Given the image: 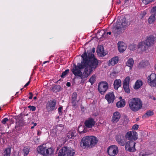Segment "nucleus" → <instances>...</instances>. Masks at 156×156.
<instances>
[{"label":"nucleus","mask_w":156,"mask_h":156,"mask_svg":"<svg viewBox=\"0 0 156 156\" xmlns=\"http://www.w3.org/2000/svg\"><path fill=\"white\" fill-rule=\"evenodd\" d=\"M81 57L83 59L82 63L83 64L85 68L88 69V73H89L90 75L97 67L98 61L92 52L88 53L87 55L86 51L82 55Z\"/></svg>","instance_id":"f257e3e1"},{"label":"nucleus","mask_w":156,"mask_h":156,"mask_svg":"<svg viewBox=\"0 0 156 156\" xmlns=\"http://www.w3.org/2000/svg\"><path fill=\"white\" fill-rule=\"evenodd\" d=\"M83 64L82 63H78L77 66L73 64V67L71 71L76 76L80 77L82 79V81L83 82L86 78L89 75V73H88V69L85 68Z\"/></svg>","instance_id":"f03ea898"},{"label":"nucleus","mask_w":156,"mask_h":156,"mask_svg":"<svg viewBox=\"0 0 156 156\" xmlns=\"http://www.w3.org/2000/svg\"><path fill=\"white\" fill-rule=\"evenodd\" d=\"M98 142L97 138L93 136H87L83 138L80 142V146L84 148L94 146Z\"/></svg>","instance_id":"7ed1b4c3"},{"label":"nucleus","mask_w":156,"mask_h":156,"mask_svg":"<svg viewBox=\"0 0 156 156\" xmlns=\"http://www.w3.org/2000/svg\"><path fill=\"white\" fill-rule=\"evenodd\" d=\"M129 103L130 108L134 112L139 111L142 107V101L139 98H134L131 99Z\"/></svg>","instance_id":"20e7f679"},{"label":"nucleus","mask_w":156,"mask_h":156,"mask_svg":"<svg viewBox=\"0 0 156 156\" xmlns=\"http://www.w3.org/2000/svg\"><path fill=\"white\" fill-rule=\"evenodd\" d=\"M74 150L70 147H64L60 150L58 156H73Z\"/></svg>","instance_id":"39448f33"},{"label":"nucleus","mask_w":156,"mask_h":156,"mask_svg":"<svg viewBox=\"0 0 156 156\" xmlns=\"http://www.w3.org/2000/svg\"><path fill=\"white\" fill-rule=\"evenodd\" d=\"M129 24V22H127L126 18L124 17L121 20H119V21L117 20L116 25L113 28V30H118L121 29H124Z\"/></svg>","instance_id":"423d86ee"},{"label":"nucleus","mask_w":156,"mask_h":156,"mask_svg":"<svg viewBox=\"0 0 156 156\" xmlns=\"http://www.w3.org/2000/svg\"><path fill=\"white\" fill-rule=\"evenodd\" d=\"M108 88V84L106 81L101 82L98 83V89L99 93L102 95L104 94Z\"/></svg>","instance_id":"0eeeda50"},{"label":"nucleus","mask_w":156,"mask_h":156,"mask_svg":"<svg viewBox=\"0 0 156 156\" xmlns=\"http://www.w3.org/2000/svg\"><path fill=\"white\" fill-rule=\"evenodd\" d=\"M136 143L133 140H130L127 141L125 144V149L126 151L130 152H133L135 151L136 149L135 145Z\"/></svg>","instance_id":"6e6552de"},{"label":"nucleus","mask_w":156,"mask_h":156,"mask_svg":"<svg viewBox=\"0 0 156 156\" xmlns=\"http://www.w3.org/2000/svg\"><path fill=\"white\" fill-rule=\"evenodd\" d=\"M148 85L151 87L156 86V74L152 73L147 78Z\"/></svg>","instance_id":"1a4fd4ad"},{"label":"nucleus","mask_w":156,"mask_h":156,"mask_svg":"<svg viewBox=\"0 0 156 156\" xmlns=\"http://www.w3.org/2000/svg\"><path fill=\"white\" fill-rule=\"evenodd\" d=\"M125 139L130 140H136L138 139L137 133L135 131H132L128 132L125 135Z\"/></svg>","instance_id":"9d476101"},{"label":"nucleus","mask_w":156,"mask_h":156,"mask_svg":"<svg viewBox=\"0 0 156 156\" xmlns=\"http://www.w3.org/2000/svg\"><path fill=\"white\" fill-rule=\"evenodd\" d=\"M118 149L117 146L112 145L108 148L107 152L110 156H115L116 155L118 152Z\"/></svg>","instance_id":"9b49d317"},{"label":"nucleus","mask_w":156,"mask_h":156,"mask_svg":"<svg viewBox=\"0 0 156 156\" xmlns=\"http://www.w3.org/2000/svg\"><path fill=\"white\" fill-rule=\"evenodd\" d=\"M138 53H142L144 51H146L148 48L145 44L144 41L139 42L137 45Z\"/></svg>","instance_id":"f8f14e48"},{"label":"nucleus","mask_w":156,"mask_h":156,"mask_svg":"<svg viewBox=\"0 0 156 156\" xmlns=\"http://www.w3.org/2000/svg\"><path fill=\"white\" fill-rule=\"evenodd\" d=\"M105 29L98 30L96 34L91 36L90 39H94V38H96L97 39H103V37L105 36Z\"/></svg>","instance_id":"ddd939ff"},{"label":"nucleus","mask_w":156,"mask_h":156,"mask_svg":"<svg viewBox=\"0 0 156 156\" xmlns=\"http://www.w3.org/2000/svg\"><path fill=\"white\" fill-rule=\"evenodd\" d=\"M77 96V93L74 92L73 94L72 97L71 102L72 104V106L75 108H77L79 105V101L76 99Z\"/></svg>","instance_id":"4468645a"},{"label":"nucleus","mask_w":156,"mask_h":156,"mask_svg":"<svg viewBox=\"0 0 156 156\" xmlns=\"http://www.w3.org/2000/svg\"><path fill=\"white\" fill-rule=\"evenodd\" d=\"M105 98L107 101L108 103H112L115 99L113 92H110L105 95Z\"/></svg>","instance_id":"2eb2a0df"},{"label":"nucleus","mask_w":156,"mask_h":156,"mask_svg":"<svg viewBox=\"0 0 156 156\" xmlns=\"http://www.w3.org/2000/svg\"><path fill=\"white\" fill-rule=\"evenodd\" d=\"M130 80L129 77H126L124 80L123 83V87L125 91L127 93H129L130 90L129 87V82Z\"/></svg>","instance_id":"dca6fc26"},{"label":"nucleus","mask_w":156,"mask_h":156,"mask_svg":"<svg viewBox=\"0 0 156 156\" xmlns=\"http://www.w3.org/2000/svg\"><path fill=\"white\" fill-rule=\"evenodd\" d=\"M95 121L92 118L87 119L85 122L84 124L87 128H89L94 126Z\"/></svg>","instance_id":"f3484780"},{"label":"nucleus","mask_w":156,"mask_h":156,"mask_svg":"<svg viewBox=\"0 0 156 156\" xmlns=\"http://www.w3.org/2000/svg\"><path fill=\"white\" fill-rule=\"evenodd\" d=\"M56 102L55 100L50 101L48 102L46 106V108L49 111H52L55 109Z\"/></svg>","instance_id":"a211bd4d"},{"label":"nucleus","mask_w":156,"mask_h":156,"mask_svg":"<svg viewBox=\"0 0 156 156\" xmlns=\"http://www.w3.org/2000/svg\"><path fill=\"white\" fill-rule=\"evenodd\" d=\"M46 149V145L45 144H43L38 146L37 148L38 152L43 155L45 154Z\"/></svg>","instance_id":"6ab92c4d"},{"label":"nucleus","mask_w":156,"mask_h":156,"mask_svg":"<svg viewBox=\"0 0 156 156\" xmlns=\"http://www.w3.org/2000/svg\"><path fill=\"white\" fill-rule=\"evenodd\" d=\"M116 140L118 143L121 146H123L125 145L126 143V139L124 138L123 136H122V138L121 136H117Z\"/></svg>","instance_id":"aec40b11"},{"label":"nucleus","mask_w":156,"mask_h":156,"mask_svg":"<svg viewBox=\"0 0 156 156\" xmlns=\"http://www.w3.org/2000/svg\"><path fill=\"white\" fill-rule=\"evenodd\" d=\"M121 117V115L120 113L118 112H115L113 114L112 117V121L114 123L117 122L119 120Z\"/></svg>","instance_id":"412c9836"},{"label":"nucleus","mask_w":156,"mask_h":156,"mask_svg":"<svg viewBox=\"0 0 156 156\" xmlns=\"http://www.w3.org/2000/svg\"><path fill=\"white\" fill-rule=\"evenodd\" d=\"M118 48L120 52H123L126 50V46L125 43L122 41H119L118 43Z\"/></svg>","instance_id":"4be33fe9"},{"label":"nucleus","mask_w":156,"mask_h":156,"mask_svg":"<svg viewBox=\"0 0 156 156\" xmlns=\"http://www.w3.org/2000/svg\"><path fill=\"white\" fill-rule=\"evenodd\" d=\"M119 59L117 56L109 60L108 63L109 66H113L118 62Z\"/></svg>","instance_id":"5701e85b"},{"label":"nucleus","mask_w":156,"mask_h":156,"mask_svg":"<svg viewBox=\"0 0 156 156\" xmlns=\"http://www.w3.org/2000/svg\"><path fill=\"white\" fill-rule=\"evenodd\" d=\"M97 52L98 55L101 57H103L106 55V53L104 52V48L102 46L98 47Z\"/></svg>","instance_id":"b1692460"},{"label":"nucleus","mask_w":156,"mask_h":156,"mask_svg":"<svg viewBox=\"0 0 156 156\" xmlns=\"http://www.w3.org/2000/svg\"><path fill=\"white\" fill-rule=\"evenodd\" d=\"M25 121L24 120L23 118L22 117H20V119L19 121L17 122L16 125L15 126V129H16V131L19 130L22 126L24 125V122Z\"/></svg>","instance_id":"393cba45"},{"label":"nucleus","mask_w":156,"mask_h":156,"mask_svg":"<svg viewBox=\"0 0 156 156\" xmlns=\"http://www.w3.org/2000/svg\"><path fill=\"white\" fill-rule=\"evenodd\" d=\"M76 131H70L67 133V137L69 139H73L76 136Z\"/></svg>","instance_id":"a878e982"},{"label":"nucleus","mask_w":156,"mask_h":156,"mask_svg":"<svg viewBox=\"0 0 156 156\" xmlns=\"http://www.w3.org/2000/svg\"><path fill=\"white\" fill-rule=\"evenodd\" d=\"M113 85L114 89L115 90H118L121 85V80L120 79L115 80L114 81Z\"/></svg>","instance_id":"bb28decb"},{"label":"nucleus","mask_w":156,"mask_h":156,"mask_svg":"<svg viewBox=\"0 0 156 156\" xmlns=\"http://www.w3.org/2000/svg\"><path fill=\"white\" fill-rule=\"evenodd\" d=\"M144 41L148 48L152 46L154 42V40H144Z\"/></svg>","instance_id":"cd10ccee"},{"label":"nucleus","mask_w":156,"mask_h":156,"mask_svg":"<svg viewBox=\"0 0 156 156\" xmlns=\"http://www.w3.org/2000/svg\"><path fill=\"white\" fill-rule=\"evenodd\" d=\"M143 84L142 81L140 80H138L136 82L134 88L135 89H138L141 87Z\"/></svg>","instance_id":"c85d7f7f"},{"label":"nucleus","mask_w":156,"mask_h":156,"mask_svg":"<svg viewBox=\"0 0 156 156\" xmlns=\"http://www.w3.org/2000/svg\"><path fill=\"white\" fill-rule=\"evenodd\" d=\"M61 89V87L58 85H56L50 88L51 90L53 92L56 93L59 91Z\"/></svg>","instance_id":"c756f323"},{"label":"nucleus","mask_w":156,"mask_h":156,"mask_svg":"<svg viewBox=\"0 0 156 156\" xmlns=\"http://www.w3.org/2000/svg\"><path fill=\"white\" fill-rule=\"evenodd\" d=\"M125 105V101L124 99H122L118 102L116 105L118 108H122Z\"/></svg>","instance_id":"7c9ffc66"},{"label":"nucleus","mask_w":156,"mask_h":156,"mask_svg":"<svg viewBox=\"0 0 156 156\" xmlns=\"http://www.w3.org/2000/svg\"><path fill=\"white\" fill-rule=\"evenodd\" d=\"M53 149L51 148H47L46 152H45V154H44V155L50 156L53 153Z\"/></svg>","instance_id":"2f4dec72"},{"label":"nucleus","mask_w":156,"mask_h":156,"mask_svg":"<svg viewBox=\"0 0 156 156\" xmlns=\"http://www.w3.org/2000/svg\"><path fill=\"white\" fill-rule=\"evenodd\" d=\"M134 63V61L132 58H129L126 63V66L130 67L129 69H131Z\"/></svg>","instance_id":"473e14b6"},{"label":"nucleus","mask_w":156,"mask_h":156,"mask_svg":"<svg viewBox=\"0 0 156 156\" xmlns=\"http://www.w3.org/2000/svg\"><path fill=\"white\" fill-rule=\"evenodd\" d=\"M155 16L151 15L149 17L148 20V23L150 24L153 23L155 20Z\"/></svg>","instance_id":"72a5a7b5"},{"label":"nucleus","mask_w":156,"mask_h":156,"mask_svg":"<svg viewBox=\"0 0 156 156\" xmlns=\"http://www.w3.org/2000/svg\"><path fill=\"white\" fill-rule=\"evenodd\" d=\"M11 149L10 148H6L3 153L4 156H10Z\"/></svg>","instance_id":"f704fd0d"},{"label":"nucleus","mask_w":156,"mask_h":156,"mask_svg":"<svg viewBox=\"0 0 156 156\" xmlns=\"http://www.w3.org/2000/svg\"><path fill=\"white\" fill-rule=\"evenodd\" d=\"M154 113L153 112L149 111H147L144 115L142 116L143 118H145L153 115Z\"/></svg>","instance_id":"c9c22d12"},{"label":"nucleus","mask_w":156,"mask_h":156,"mask_svg":"<svg viewBox=\"0 0 156 156\" xmlns=\"http://www.w3.org/2000/svg\"><path fill=\"white\" fill-rule=\"evenodd\" d=\"M148 65V63L147 61H142L139 63V67L140 68L145 67Z\"/></svg>","instance_id":"e433bc0d"},{"label":"nucleus","mask_w":156,"mask_h":156,"mask_svg":"<svg viewBox=\"0 0 156 156\" xmlns=\"http://www.w3.org/2000/svg\"><path fill=\"white\" fill-rule=\"evenodd\" d=\"M96 76L95 75H93L90 78L89 82L90 83L91 85H93V84L94 83L95 81Z\"/></svg>","instance_id":"4c0bfd02"},{"label":"nucleus","mask_w":156,"mask_h":156,"mask_svg":"<svg viewBox=\"0 0 156 156\" xmlns=\"http://www.w3.org/2000/svg\"><path fill=\"white\" fill-rule=\"evenodd\" d=\"M151 15L156 16V6L153 7L151 10Z\"/></svg>","instance_id":"58836bf2"},{"label":"nucleus","mask_w":156,"mask_h":156,"mask_svg":"<svg viewBox=\"0 0 156 156\" xmlns=\"http://www.w3.org/2000/svg\"><path fill=\"white\" fill-rule=\"evenodd\" d=\"M147 13V10H144L143 12H141L140 13V15L141 16V18L142 19L143 18Z\"/></svg>","instance_id":"ea45409f"},{"label":"nucleus","mask_w":156,"mask_h":156,"mask_svg":"<svg viewBox=\"0 0 156 156\" xmlns=\"http://www.w3.org/2000/svg\"><path fill=\"white\" fill-rule=\"evenodd\" d=\"M142 2L145 4V5H147L149 3L154 2L155 1V0H142Z\"/></svg>","instance_id":"a19ab883"},{"label":"nucleus","mask_w":156,"mask_h":156,"mask_svg":"<svg viewBox=\"0 0 156 156\" xmlns=\"http://www.w3.org/2000/svg\"><path fill=\"white\" fill-rule=\"evenodd\" d=\"M136 45L134 44H132L130 45L129 47V48L131 51H133L135 50Z\"/></svg>","instance_id":"79ce46f5"},{"label":"nucleus","mask_w":156,"mask_h":156,"mask_svg":"<svg viewBox=\"0 0 156 156\" xmlns=\"http://www.w3.org/2000/svg\"><path fill=\"white\" fill-rule=\"evenodd\" d=\"M23 152L25 154V155H27L29 153V149L28 148H26L25 147L23 149Z\"/></svg>","instance_id":"37998d69"},{"label":"nucleus","mask_w":156,"mask_h":156,"mask_svg":"<svg viewBox=\"0 0 156 156\" xmlns=\"http://www.w3.org/2000/svg\"><path fill=\"white\" fill-rule=\"evenodd\" d=\"M69 69H67L62 73V75L61 76V77L62 78L63 77L65 76H66L67 73L69 72Z\"/></svg>","instance_id":"c03bdc74"},{"label":"nucleus","mask_w":156,"mask_h":156,"mask_svg":"<svg viewBox=\"0 0 156 156\" xmlns=\"http://www.w3.org/2000/svg\"><path fill=\"white\" fill-rule=\"evenodd\" d=\"M28 108H30V110H32L33 111H34L36 110V107L33 106H31L29 105L28 106Z\"/></svg>","instance_id":"a18cd8bd"},{"label":"nucleus","mask_w":156,"mask_h":156,"mask_svg":"<svg viewBox=\"0 0 156 156\" xmlns=\"http://www.w3.org/2000/svg\"><path fill=\"white\" fill-rule=\"evenodd\" d=\"M8 121V118H6L2 120V123L3 124H5L6 122Z\"/></svg>","instance_id":"49530a36"},{"label":"nucleus","mask_w":156,"mask_h":156,"mask_svg":"<svg viewBox=\"0 0 156 156\" xmlns=\"http://www.w3.org/2000/svg\"><path fill=\"white\" fill-rule=\"evenodd\" d=\"M155 38L153 35H151L147 36L146 39H155Z\"/></svg>","instance_id":"de8ad7c7"},{"label":"nucleus","mask_w":156,"mask_h":156,"mask_svg":"<svg viewBox=\"0 0 156 156\" xmlns=\"http://www.w3.org/2000/svg\"><path fill=\"white\" fill-rule=\"evenodd\" d=\"M139 127V126L137 124H135L132 127V129H137Z\"/></svg>","instance_id":"09e8293b"},{"label":"nucleus","mask_w":156,"mask_h":156,"mask_svg":"<svg viewBox=\"0 0 156 156\" xmlns=\"http://www.w3.org/2000/svg\"><path fill=\"white\" fill-rule=\"evenodd\" d=\"M62 106L59 107V108H58V112L60 115H62Z\"/></svg>","instance_id":"8fccbe9b"},{"label":"nucleus","mask_w":156,"mask_h":156,"mask_svg":"<svg viewBox=\"0 0 156 156\" xmlns=\"http://www.w3.org/2000/svg\"><path fill=\"white\" fill-rule=\"evenodd\" d=\"M148 97L152 99H153L154 100H156V98L153 96H152L151 95H149Z\"/></svg>","instance_id":"3c124183"},{"label":"nucleus","mask_w":156,"mask_h":156,"mask_svg":"<svg viewBox=\"0 0 156 156\" xmlns=\"http://www.w3.org/2000/svg\"><path fill=\"white\" fill-rule=\"evenodd\" d=\"M29 94H30V96L29 97V98L30 99H31L33 97V94L31 92H30Z\"/></svg>","instance_id":"603ef678"},{"label":"nucleus","mask_w":156,"mask_h":156,"mask_svg":"<svg viewBox=\"0 0 156 156\" xmlns=\"http://www.w3.org/2000/svg\"><path fill=\"white\" fill-rule=\"evenodd\" d=\"M148 155V154H146V153L144 154L140 153V156H147Z\"/></svg>","instance_id":"864d4df0"},{"label":"nucleus","mask_w":156,"mask_h":156,"mask_svg":"<svg viewBox=\"0 0 156 156\" xmlns=\"http://www.w3.org/2000/svg\"><path fill=\"white\" fill-rule=\"evenodd\" d=\"M105 35L107 34V35H110L111 34V32H106L105 31Z\"/></svg>","instance_id":"5fc2aeb1"},{"label":"nucleus","mask_w":156,"mask_h":156,"mask_svg":"<svg viewBox=\"0 0 156 156\" xmlns=\"http://www.w3.org/2000/svg\"><path fill=\"white\" fill-rule=\"evenodd\" d=\"M31 118L30 117H29L28 118V121L27 122H26V121L25 122V123H27L28 122V123H29V122L30 121V120H31Z\"/></svg>","instance_id":"6e6d98bb"},{"label":"nucleus","mask_w":156,"mask_h":156,"mask_svg":"<svg viewBox=\"0 0 156 156\" xmlns=\"http://www.w3.org/2000/svg\"><path fill=\"white\" fill-rule=\"evenodd\" d=\"M66 85L68 87H70L71 85V84L69 82H67L66 84Z\"/></svg>","instance_id":"4d7b16f0"},{"label":"nucleus","mask_w":156,"mask_h":156,"mask_svg":"<svg viewBox=\"0 0 156 156\" xmlns=\"http://www.w3.org/2000/svg\"><path fill=\"white\" fill-rule=\"evenodd\" d=\"M2 144H4L5 143V140L3 138H2Z\"/></svg>","instance_id":"13d9d810"},{"label":"nucleus","mask_w":156,"mask_h":156,"mask_svg":"<svg viewBox=\"0 0 156 156\" xmlns=\"http://www.w3.org/2000/svg\"><path fill=\"white\" fill-rule=\"evenodd\" d=\"M95 48H93L92 49V52H89V53L92 52H92H93V53H94L95 52Z\"/></svg>","instance_id":"bf43d9fd"},{"label":"nucleus","mask_w":156,"mask_h":156,"mask_svg":"<svg viewBox=\"0 0 156 156\" xmlns=\"http://www.w3.org/2000/svg\"><path fill=\"white\" fill-rule=\"evenodd\" d=\"M108 35H107V34L105 35V36L103 37V38L104 39H105V38H108Z\"/></svg>","instance_id":"052dcab7"},{"label":"nucleus","mask_w":156,"mask_h":156,"mask_svg":"<svg viewBox=\"0 0 156 156\" xmlns=\"http://www.w3.org/2000/svg\"><path fill=\"white\" fill-rule=\"evenodd\" d=\"M116 72H113L112 73H111V75H113V76H114V75L116 74Z\"/></svg>","instance_id":"680f3d73"},{"label":"nucleus","mask_w":156,"mask_h":156,"mask_svg":"<svg viewBox=\"0 0 156 156\" xmlns=\"http://www.w3.org/2000/svg\"><path fill=\"white\" fill-rule=\"evenodd\" d=\"M37 135H40V134H41V133L40 132V131L39 130H38L37 131Z\"/></svg>","instance_id":"e2e57ef3"},{"label":"nucleus","mask_w":156,"mask_h":156,"mask_svg":"<svg viewBox=\"0 0 156 156\" xmlns=\"http://www.w3.org/2000/svg\"><path fill=\"white\" fill-rule=\"evenodd\" d=\"M85 131H84V130L80 132V134H82V133H85Z\"/></svg>","instance_id":"0e129e2a"},{"label":"nucleus","mask_w":156,"mask_h":156,"mask_svg":"<svg viewBox=\"0 0 156 156\" xmlns=\"http://www.w3.org/2000/svg\"><path fill=\"white\" fill-rule=\"evenodd\" d=\"M2 138H1V136H0V144H2Z\"/></svg>","instance_id":"69168bd1"},{"label":"nucleus","mask_w":156,"mask_h":156,"mask_svg":"<svg viewBox=\"0 0 156 156\" xmlns=\"http://www.w3.org/2000/svg\"><path fill=\"white\" fill-rule=\"evenodd\" d=\"M29 85V84L27 83L24 86L25 87H26Z\"/></svg>","instance_id":"338daca9"},{"label":"nucleus","mask_w":156,"mask_h":156,"mask_svg":"<svg viewBox=\"0 0 156 156\" xmlns=\"http://www.w3.org/2000/svg\"><path fill=\"white\" fill-rule=\"evenodd\" d=\"M128 1V0H124V2H125V3H126V2Z\"/></svg>","instance_id":"774afa93"}]
</instances>
